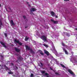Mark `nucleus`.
Returning a JSON list of instances; mask_svg holds the SVG:
<instances>
[{"instance_id":"f257e3e1","label":"nucleus","mask_w":77,"mask_h":77,"mask_svg":"<svg viewBox=\"0 0 77 77\" xmlns=\"http://www.w3.org/2000/svg\"><path fill=\"white\" fill-rule=\"evenodd\" d=\"M77 57L76 56H72L70 59V61L74 63H77Z\"/></svg>"},{"instance_id":"f03ea898","label":"nucleus","mask_w":77,"mask_h":77,"mask_svg":"<svg viewBox=\"0 0 77 77\" xmlns=\"http://www.w3.org/2000/svg\"><path fill=\"white\" fill-rule=\"evenodd\" d=\"M68 72H69V73H70V74H71L72 75L73 77H75V76L74 73H73V72H72V71H71V70L70 69H69L68 70Z\"/></svg>"},{"instance_id":"7ed1b4c3","label":"nucleus","mask_w":77,"mask_h":77,"mask_svg":"<svg viewBox=\"0 0 77 77\" xmlns=\"http://www.w3.org/2000/svg\"><path fill=\"white\" fill-rule=\"evenodd\" d=\"M41 72L42 74H45V75H45V76H46L47 77H49V76H48L49 74L47 73H45V71H42Z\"/></svg>"},{"instance_id":"20e7f679","label":"nucleus","mask_w":77,"mask_h":77,"mask_svg":"<svg viewBox=\"0 0 77 77\" xmlns=\"http://www.w3.org/2000/svg\"><path fill=\"white\" fill-rule=\"evenodd\" d=\"M50 44L51 45L52 47L53 48V50L52 49V51H55V48L54 47V45H53V42H51Z\"/></svg>"},{"instance_id":"39448f33","label":"nucleus","mask_w":77,"mask_h":77,"mask_svg":"<svg viewBox=\"0 0 77 77\" xmlns=\"http://www.w3.org/2000/svg\"><path fill=\"white\" fill-rule=\"evenodd\" d=\"M41 38L43 40V41H47V37L45 36H43L41 37Z\"/></svg>"},{"instance_id":"423d86ee","label":"nucleus","mask_w":77,"mask_h":77,"mask_svg":"<svg viewBox=\"0 0 77 77\" xmlns=\"http://www.w3.org/2000/svg\"><path fill=\"white\" fill-rule=\"evenodd\" d=\"M14 42H16L17 43H18V44H19V45H22V43L20 42L19 40H15Z\"/></svg>"},{"instance_id":"0eeeda50","label":"nucleus","mask_w":77,"mask_h":77,"mask_svg":"<svg viewBox=\"0 0 77 77\" xmlns=\"http://www.w3.org/2000/svg\"><path fill=\"white\" fill-rule=\"evenodd\" d=\"M63 51H65V54H68V52L67 51L65 50V49L63 48Z\"/></svg>"},{"instance_id":"6e6552de","label":"nucleus","mask_w":77,"mask_h":77,"mask_svg":"<svg viewBox=\"0 0 77 77\" xmlns=\"http://www.w3.org/2000/svg\"><path fill=\"white\" fill-rule=\"evenodd\" d=\"M35 11H36V8H32L31 9V12H32Z\"/></svg>"},{"instance_id":"1a4fd4ad","label":"nucleus","mask_w":77,"mask_h":77,"mask_svg":"<svg viewBox=\"0 0 77 77\" xmlns=\"http://www.w3.org/2000/svg\"><path fill=\"white\" fill-rule=\"evenodd\" d=\"M0 43H1V44H2V45H3L4 47L6 48V45H5V44L3 42H1Z\"/></svg>"},{"instance_id":"9d476101","label":"nucleus","mask_w":77,"mask_h":77,"mask_svg":"<svg viewBox=\"0 0 77 77\" xmlns=\"http://www.w3.org/2000/svg\"><path fill=\"white\" fill-rule=\"evenodd\" d=\"M44 52L45 53L47 54V55H49V53H48V52L46 50H44Z\"/></svg>"},{"instance_id":"9b49d317","label":"nucleus","mask_w":77,"mask_h":77,"mask_svg":"<svg viewBox=\"0 0 77 77\" xmlns=\"http://www.w3.org/2000/svg\"><path fill=\"white\" fill-rule=\"evenodd\" d=\"M10 23L11 24V26H14V22H13V20H11V21Z\"/></svg>"},{"instance_id":"f8f14e48","label":"nucleus","mask_w":77,"mask_h":77,"mask_svg":"<svg viewBox=\"0 0 77 77\" xmlns=\"http://www.w3.org/2000/svg\"><path fill=\"white\" fill-rule=\"evenodd\" d=\"M51 14L52 17H54V13L53 11H52L51 12Z\"/></svg>"},{"instance_id":"ddd939ff","label":"nucleus","mask_w":77,"mask_h":77,"mask_svg":"<svg viewBox=\"0 0 77 77\" xmlns=\"http://www.w3.org/2000/svg\"><path fill=\"white\" fill-rule=\"evenodd\" d=\"M51 21H52L53 22V23H54V24H57V21H54V20H53L52 19H51Z\"/></svg>"},{"instance_id":"4468645a","label":"nucleus","mask_w":77,"mask_h":77,"mask_svg":"<svg viewBox=\"0 0 77 77\" xmlns=\"http://www.w3.org/2000/svg\"><path fill=\"white\" fill-rule=\"evenodd\" d=\"M26 50H30V47L28 46H27V45H26Z\"/></svg>"},{"instance_id":"2eb2a0df","label":"nucleus","mask_w":77,"mask_h":77,"mask_svg":"<svg viewBox=\"0 0 77 77\" xmlns=\"http://www.w3.org/2000/svg\"><path fill=\"white\" fill-rule=\"evenodd\" d=\"M15 49L16 51H17V52H19L20 51V50L16 48H15Z\"/></svg>"},{"instance_id":"dca6fc26","label":"nucleus","mask_w":77,"mask_h":77,"mask_svg":"<svg viewBox=\"0 0 77 77\" xmlns=\"http://www.w3.org/2000/svg\"><path fill=\"white\" fill-rule=\"evenodd\" d=\"M2 25V20L0 19V29H1V25Z\"/></svg>"},{"instance_id":"f3484780","label":"nucleus","mask_w":77,"mask_h":77,"mask_svg":"<svg viewBox=\"0 0 77 77\" xmlns=\"http://www.w3.org/2000/svg\"><path fill=\"white\" fill-rule=\"evenodd\" d=\"M61 66L62 67H63V68H66V67H65V66H64L62 64H60Z\"/></svg>"},{"instance_id":"a211bd4d","label":"nucleus","mask_w":77,"mask_h":77,"mask_svg":"<svg viewBox=\"0 0 77 77\" xmlns=\"http://www.w3.org/2000/svg\"><path fill=\"white\" fill-rule=\"evenodd\" d=\"M43 45H44L45 47L46 48H48V45H46L45 44H44Z\"/></svg>"},{"instance_id":"6ab92c4d","label":"nucleus","mask_w":77,"mask_h":77,"mask_svg":"<svg viewBox=\"0 0 77 77\" xmlns=\"http://www.w3.org/2000/svg\"><path fill=\"white\" fill-rule=\"evenodd\" d=\"M40 54H41L42 56H43L44 55V54L43 53V52L42 51H40Z\"/></svg>"},{"instance_id":"aec40b11","label":"nucleus","mask_w":77,"mask_h":77,"mask_svg":"<svg viewBox=\"0 0 77 77\" xmlns=\"http://www.w3.org/2000/svg\"><path fill=\"white\" fill-rule=\"evenodd\" d=\"M8 73L9 74H13V72L10 71L9 72H8Z\"/></svg>"},{"instance_id":"412c9836","label":"nucleus","mask_w":77,"mask_h":77,"mask_svg":"<svg viewBox=\"0 0 77 77\" xmlns=\"http://www.w3.org/2000/svg\"><path fill=\"white\" fill-rule=\"evenodd\" d=\"M38 65L39 66H42V63H40Z\"/></svg>"},{"instance_id":"4be33fe9","label":"nucleus","mask_w":77,"mask_h":77,"mask_svg":"<svg viewBox=\"0 0 77 77\" xmlns=\"http://www.w3.org/2000/svg\"><path fill=\"white\" fill-rule=\"evenodd\" d=\"M5 69L6 70H8L9 69L6 66H5Z\"/></svg>"},{"instance_id":"5701e85b","label":"nucleus","mask_w":77,"mask_h":77,"mask_svg":"<svg viewBox=\"0 0 77 77\" xmlns=\"http://www.w3.org/2000/svg\"><path fill=\"white\" fill-rule=\"evenodd\" d=\"M28 39H29V38L26 37L25 39V41H27V40H28Z\"/></svg>"},{"instance_id":"b1692460","label":"nucleus","mask_w":77,"mask_h":77,"mask_svg":"<svg viewBox=\"0 0 77 77\" xmlns=\"http://www.w3.org/2000/svg\"><path fill=\"white\" fill-rule=\"evenodd\" d=\"M30 77H33V74L31 73V74Z\"/></svg>"},{"instance_id":"393cba45","label":"nucleus","mask_w":77,"mask_h":77,"mask_svg":"<svg viewBox=\"0 0 77 77\" xmlns=\"http://www.w3.org/2000/svg\"><path fill=\"white\" fill-rule=\"evenodd\" d=\"M50 57H51V59L52 60H53V59H54V58H53V57L51 56Z\"/></svg>"},{"instance_id":"a878e982","label":"nucleus","mask_w":77,"mask_h":77,"mask_svg":"<svg viewBox=\"0 0 77 77\" xmlns=\"http://www.w3.org/2000/svg\"><path fill=\"white\" fill-rule=\"evenodd\" d=\"M66 34L67 36H69V33H66Z\"/></svg>"},{"instance_id":"bb28decb","label":"nucleus","mask_w":77,"mask_h":77,"mask_svg":"<svg viewBox=\"0 0 77 77\" xmlns=\"http://www.w3.org/2000/svg\"><path fill=\"white\" fill-rule=\"evenodd\" d=\"M4 35H5V37H7V34H6V33H5L4 34Z\"/></svg>"},{"instance_id":"cd10ccee","label":"nucleus","mask_w":77,"mask_h":77,"mask_svg":"<svg viewBox=\"0 0 77 77\" xmlns=\"http://www.w3.org/2000/svg\"><path fill=\"white\" fill-rule=\"evenodd\" d=\"M62 45H63V46H65V44H64V43H62Z\"/></svg>"},{"instance_id":"c85d7f7f","label":"nucleus","mask_w":77,"mask_h":77,"mask_svg":"<svg viewBox=\"0 0 77 77\" xmlns=\"http://www.w3.org/2000/svg\"><path fill=\"white\" fill-rule=\"evenodd\" d=\"M23 17L24 18V19H25L26 18V16H23Z\"/></svg>"},{"instance_id":"c756f323","label":"nucleus","mask_w":77,"mask_h":77,"mask_svg":"<svg viewBox=\"0 0 77 77\" xmlns=\"http://www.w3.org/2000/svg\"><path fill=\"white\" fill-rule=\"evenodd\" d=\"M64 1L66 2H67V1H69V0H64Z\"/></svg>"},{"instance_id":"7c9ffc66","label":"nucleus","mask_w":77,"mask_h":77,"mask_svg":"<svg viewBox=\"0 0 77 77\" xmlns=\"http://www.w3.org/2000/svg\"><path fill=\"white\" fill-rule=\"evenodd\" d=\"M55 74H56V75H58V73H57V72H56Z\"/></svg>"},{"instance_id":"2f4dec72","label":"nucleus","mask_w":77,"mask_h":77,"mask_svg":"<svg viewBox=\"0 0 77 77\" xmlns=\"http://www.w3.org/2000/svg\"><path fill=\"white\" fill-rule=\"evenodd\" d=\"M56 56H58L57 55V54H56Z\"/></svg>"},{"instance_id":"473e14b6","label":"nucleus","mask_w":77,"mask_h":77,"mask_svg":"<svg viewBox=\"0 0 77 77\" xmlns=\"http://www.w3.org/2000/svg\"><path fill=\"white\" fill-rule=\"evenodd\" d=\"M18 68V67H16V69H17Z\"/></svg>"},{"instance_id":"72a5a7b5","label":"nucleus","mask_w":77,"mask_h":77,"mask_svg":"<svg viewBox=\"0 0 77 77\" xmlns=\"http://www.w3.org/2000/svg\"><path fill=\"white\" fill-rule=\"evenodd\" d=\"M2 6V5H1V4H0V7H1Z\"/></svg>"},{"instance_id":"f704fd0d","label":"nucleus","mask_w":77,"mask_h":77,"mask_svg":"<svg viewBox=\"0 0 77 77\" xmlns=\"http://www.w3.org/2000/svg\"><path fill=\"white\" fill-rule=\"evenodd\" d=\"M71 53H72V54H73V53H74L73 52H71Z\"/></svg>"},{"instance_id":"c9c22d12","label":"nucleus","mask_w":77,"mask_h":77,"mask_svg":"<svg viewBox=\"0 0 77 77\" xmlns=\"http://www.w3.org/2000/svg\"><path fill=\"white\" fill-rule=\"evenodd\" d=\"M55 17H56V18H57V16H55Z\"/></svg>"},{"instance_id":"e433bc0d","label":"nucleus","mask_w":77,"mask_h":77,"mask_svg":"<svg viewBox=\"0 0 77 77\" xmlns=\"http://www.w3.org/2000/svg\"><path fill=\"white\" fill-rule=\"evenodd\" d=\"M11 65H13V63H11Z\"/></svg>"},{"instance_id":"4c0bfd02","label":"nucleus","mask_w":77,"mask_h":77,"mask_svg":"<svg viewBox=\"0 0 77 77\" xmlns=\"http://www.w3.org/2000/svg\"><path fill=\"white\" fill-rule=\"evenodd\" d=\"M50 69H51V70H52V69H51V68H50Z\"/></svg>"},{"instance_id":"58836bf2","label":"nucleus","mask_w":77,"mask_h":77,"mask_svg":"<svg viewBox=\"0 0 77 77\" xmlns=\"http://www.w3.org/2000/svg\"><path fill=\"white\" fill-rule=\"evenodd\" d=\"M0 56H1V57H3V56L2 55H1Z\"/></svg>"},{"instance_id":"ea45409f","label":"nucleus","mask_w":77,"mask_h":77,"mask_svg":"<svg viewBox=\"0 0 77 77\" xmlns=\"http://www.w3.org/2000/svg\"><path fill=\"white\" fill-rule=\"evenodd\" d=\"M9 10H11V8H9Z\"/></svg>"},{"instance_id":"a19ab883","label":"nucleus","mask_w":77,"mask_h":77,"mask_svg":"<svg viewBox=\"0 0 77 77\" xmlns=\"http://www.w3.org/2000/svg\"><path fill=\"white\" fill-rule=\"evenodd\" d=\"M75 30H77V28H76Z\"/></svg>"},{"instance_id":"79ce46f5","label":"nucleus","mask_w":77,"mask_h":77,"mask_svg":"<svg viewBox=\"0 0 77 77\" xmlns=\"http://www.w3.org/2000/svg\"><path fill=\"white\" fill-rule=\"evenodd\" d=\"M0 66H2V65H0Z\"/></svg>"},{"instance_id":"37998d69","label":"nucleus","mask_w":77,"mask_h":77,"mask_svg":"<svg viewBox=\"0 0 77 77\" xmlns=\"http://www.w3.org/2000/svg\"><path fill=\"white\" fill-rule=\"evenodd\" d=\"M76 39H77V38H76Z\"/></svg>"},{"instance_id":"c03bdc74","label":"nucleus","mask_w":77,"mask_h":77,"mask_svg":"<svg viewBox=\"0 0 77 77\" xmlns=\"http://www.w3.org/2000/svg\"><path fill=\"white\" fill-rule=\"evenodd\" d=\"M48 41H50L49 40H48Z\"/></svg>"},{"instance_id":"a18cd8bd","label":"nucleus","mask_w":77,"mask_h":77,"mask_svg":"<svg viewBox=\"0 0 77 77\" xmlns=\"http://www.w3.org/2000/svg\"><path fill=\"white\" fill-rule=\"evenodd\" d=\"M47 61H48V60H47Z\"/></svg>"}]
</instances>
